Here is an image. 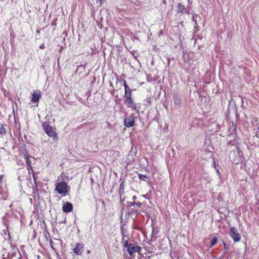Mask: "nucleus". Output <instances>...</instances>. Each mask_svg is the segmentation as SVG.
<instances>
[{"instance_id":"6ab92c4d","label":"nucleus","mask_w":259,"mask_h":259,"mask_svg":"<svg viewBox=\"0 0 259 259\" xmlns=\"http://www.w3.org/2000/svg\"><path fill=\"white\" fill-rule=\"evenodd\" d=\"M130 206H135L136 205L139 207H140L142 206V203L141 202H132L130 203Z\"/></svg>"},{"instance_id":"5701e85b","label":"nucleus","mask_w":259,"mask_h":259,"mask_svg":"<svg viewBox=\"0 0 259 259\" xmlns=\"http://www.w3.org/2000/svg\"><path fill=\"white\" fill-rule=\"evenodd\" d=\"M223 245L224 246V252H225V250H226L227 251V248L226 247V244L225 242H223Z\"/></svg>"},{"instance_id":"393cba45","label":"nucleus","mask_w":259,"mask_h":259,"mask_svg":"<svg viewBox=\"0 0 259 259\" xmlns=\"http://www.w3.org/2000/svg\"><path fill=\"white\" fill-rule=\"evenodd\" d=\"M175 104H180V101L179 100H177L175 102Z\"/></svg>"},{"instance_id":"7ed1b4c3","label":"nucleus","mask_w":259,"mask_h":259,"mask_svg":"<svg viewBox=\"0 0 259 259\" xmlns=\"http://www.w3.org/2000/svg\"><path fill=\"white\" fill-rule=\"evenodd\" d=\"M229 235L232 237L234 242H238L240 240V235L238 232V230L235 227H231Z\"/></svg>"},{"instance_id":"f03ea898","label":"nucleus","mask_w":259,"mask_h":259,"mask_svg":"<svg viewBox=\"0 0 259 259\" xmlns=\"http://www.w3.org/2000/svg\"><path fill=\"white\" fill-rule=\"evenodd\" d=\"M42 128L46 134L50 137H56V133L53 131L51 126L48 122H45L42 124Z\"/></svg>"},{"instance_id":"39448f33","label":"nucleus","mask_w":259,"mask_h":259,"mask_svg":"<svg viewBox=\"0 0 259 259\" xmlns=\"http://www.w3.org/2000/svg\"><path fill=\"white\" fill-rule=\"evenodd\" d=\"M135 117L133 115L127 116L125 117L124 125L126 127H130L134 125Z\"/></svg>"},{"instance_id":"b1692460","label":"nucleus","mask_w":259,"mask_h":259,"mask_svg":"<svg viewBox=\"0 0 259 259\" xmlns=\"http://www.w3.org/2000/svg\"><path fill=\"white\" fill-rule=\"evenodd\" d=\"M45 48V45L44 44L41 45L39 47V49H44Z\"/></svg>"},{"instance_id":"cd10ccee","label":"nucleus","mask_w":259,"mask_h":259,"mask_svg":"<svg viewBox=\"0 0 259 259\" xmlns=\"http://www.w3.org/2000/svg\"><path fill=\"white\" fill-rule=\"evenodd\" d=\"M185 13H187L188 14H190V12L188 10H187V12Z\"/></svg>"},{"instance_id":"9d476101","label":"nucleus","mask_w":259,"mask_h":259,"mask_svg":"<svg viewBox=\"0 0 259 259\" xmlns=\"http://www.w3.org/2000/svg\"><path fill=\"white\" fill-rule=\"evenodd\" d=\"M41 97L40 92H34L32 95L31 101L34 103H37Z\"/></svg>"},{"instance_id":"423d86ee","label":"nucleus","mask_w":259,"mask_h":259,"mask_svg":"<svg viewBox=\"0 0 259 259\" xmlns=\"http://www.w3.org/2000/svg\"><path fill=\"white\" fill-rule=\"evenodd\" d=\"M83 244L77 243L75 247L73 249L74 253L76 255H81L83 252Z\"/></svg>"},{"instance_id":"0eeeda50","label":"nucleus","mask_w":259,"mask_h":259,"mask_svg":"<svg viewBox=\"0 0 259 259\" xmlns=\"http://www.w3.org/2000/svg\"><path fill=\"white\" fill-rule=\"evenodd\" d=\"M24 158L26 164H27L28 169L29 170L32 168V163L35 162V158L28 154L24 155Z\"/></svg>"},{"instance_id":"f3484780","label":"nucleus","mask_w":259,"mask_h":259,"mask_svg":"<svg viewBox=\"0 0 259 259\" xmlns=\"http://www.w3.org/2000/svg\"><path fill=\"white\" fill-rule=\"evenodd\" d=\"M123 86L124 87L125 92H126V89L127 93L129 92H132V90L129 88L125 80H123Z\"/></svg>"},{"instance_id":"bb28decb","label":"nucleus","mask_w":259,"mask_h":259,"mask_svg":"<svg viewBox=\"0 0 259 259\" xmlns=\"http://www.w3.org/2000/svg\"><path fill=\"white\" fill-rule=\"evenodd\" d=\"M97 1H99L100 2V4H102V0H97Z\"/></svg>"},{"instance_id":"1a4fd4ad","label":"nucleus","mask_w":259,"mask_h":259,"mask_svg":"<svg viewBox=\"0 0 259 259\" xmlns=\"http://www.w3.org/2000/svg\"><path fill=\"white\" fill-rule=\"evenodd\" d=\"M121 234L122 236V242H123V245L124 248L127 249L128 248V246H130V243H128V237L125 234L124 231H121Z\"/></svg>"},{"instance_id":"ddd939ff","label":"nucleus","mask_w":259,"mask_h":259,"mask_svg":"<svg viewBox=\"0 0 259 259\" xmlns=\"http://www.w3.org/2000/svg\"><path fill=\"white\" fill-rule=\"evenodd\" d=\"M124 99V104L127 107L132 106V105L134 104L133 100L132 98H129Z\"/></svg>"},{"instance_id":"dca6fc26","label":"nucleus","mask_w":259,"mask_h":259,"mask_svg":"<svg viewBox=\"0 0 259 259\" xmlns=\"http://www.w3.org/2000/svg\"><path fill=\"white\" fill-rule=\"evenodd\" d=\"M124 189V182L122 181L120 185L119 188L118 190L119 193L120 195L122 193H123Z\"/></svg>"},{"instance_id":"9b49d317","label":"nucleus","mask_w":259,"mask_h":259,"mask_svg":"<svg viewBox=\"0 0 259 259\" xmlns=\"http://www.w3.org/2000/svg\"><path fill=\"white\" fill-rule=\"evenodd\" d=\"M187 12V9L185 6L182 3L178 4L177 6V13L178 14H185Z\"/></svg>"},{"instance_id":"7c9ffc66","label":"nucleus","mask_w":259,"mask_h":259,"mask_svg":"<svg viewBox=\"0 0 259 259\" xmlns=\"http://www.w3.org/2000/svg\"><path fill=\"white\" fill-rule=\"evenodd\" d=\"M139 259H141V258H139Z\"/></svg>"},{"instance_id":"a878e982","label":"nucleus","mask_w":259,"mask_h":259,"mask_svg":"<svg viewBox=\"0 0 259 259\" xmlns=\"http://www.w3.org/2000/svg\"><path fill=\"white\" fill-rule=\"evenodd\" d=\"M132 199L133 200H135L137 199V197L135 195V196H133Z\"/></svg>"},{"instance_id":"f257e3e1","label":"nucleus","mask_w":259,"mask_h":259,"mask_svg":"<svg viewBox=\"0 0 259 259\" xmlns=\"http://www.w3.org/2000/svg\"><path fill=\"white\" fill-rule=\"evenodd\" d=\"M67 188L68 186L66 183L62 182L57 184L55 190L57 191L59 194H62L64 196L67 193Z\"/></svg>"},{"instance_id":"4be33fe9","label":"nucleus","mask_w":259,"mask_h":259,"mask_svg":"<svg viewBox=\"0 0 259 259\" xmlns=\"http://www.w3.org/2000/svg\"><path fill=\"white\" fill-rule=\"evenodd\" d=\"M227 253V251L225 250V252H223L222 255H221L218 259H223L225 254Z\"/></svg>"},{"instance_id":"c85d7f7f","label":"nucleus","mask_w":259,"mask_h":259,"mask_svg":"<svg viewBox=\"0 0 259 259\" xmlns=\"http://www.w3.org/2000/svg\"><path fill=\"white\" fill-rule=\"evenodd\" d=\"M87 253H90V251L89 250H88L87 251Z\"/></svg>"},{"instance_id":"6e6552de","label":"nucleus","mask_w":259,"mask_h":259,"mask_svg":"<svg viewBox=\"0 0 259 259\" xmlns=\"http://www.w3.org/2000/svg\"><path fill=\"white\" fill-rule=\"evenodd\" d=\"M62 210L64 212H70L73 210V205L70 202H67L63 204Z\"/></svg>"},{"instance_id":"aec40b11","label":"nucleus","mask_w":259,"mask_h":259,"mask_svg":"<svg viewBox=\"0 0 259 259\" xmlns=\"http://www.w3.org/2000/svg\"><path fill=\"white\" fill-rule=\"evenodd\" d=\"M129 98H132V92H127V90L126 89V92H125L124 95V99H127Z\"/></svg>"},{"instance_id":"4468645a","label":"nucleus","mask_w":259,"mask_h":259,"mask_svg":"<svg viewBox=\"0 0 259 259\" xmlns=\"http://www.w3.org/2000/svg\"><path fill=\"white\" fill-rule=\"evenodd\" d=\"M198 17V15L196 14H194L192 16V21L195 23L194 27L196 29H197V27H198V25L197 24V18Z\"/></svg>"},{"instance_id":"20e7f679","label":"nucleus","mask_w":259,"mask_h":259,"mask_svg":"<svg viewBox=\"0 0 259 259\" xmlns=\"http://www.w3.org/2000/svg\"><path fill=\"white\" fill-rule=\"evenodd\" d=\"M141 247L135 244L130 243L128 248L126 249L130 256H132L135 252H139Z\"/></svg>"},{"instance_id":"2eb2a0df","label":"nucleus","mask_w":259,"mask_h":259,"mask_svg":"<svg viewBox=\"0 0 259 259\" xmlns=\"http://www.w3.org/2000/svg\"><path fill=\"white\" fill-rule=\"evenodd\" d=\"M6 133V130L4 127V125L3 123L0 122V134L1 135H5Z\"/></svg>"},{"instance_id":"f8f14e48","label":"nucleus","mask_w":259,"mask_h":259,"mask_svg":"<svg viewBox=\"0 0 259 259\" xmlns=\"http://www.w3.org/2000/svg\"><path fill=\"white\" fill-rule=\"evenodd\" d=\"M139 178L140 180L142 181H144L148 183H150V181L149 180V178L147 177L145 175H142V174H139Z\"/></svg>"},{"instance_id":"412c9836","label":"nucleus","mask_w":259,"mask_h":259,"mask_svg":"<svg viewBox=\"0 0 259 259\" xmlns=\"http://www.w3.org/2000/svg\"><path fill=\"white\" fill-rule=\"evenodd\" d=\"M129 108H132L133 110H135V111H136L137 113L139 112V109L138 108L137 106L134 103L132 105V106H130Z\"/></svg>"},{"instance_id":"c756f323","label":"nucleus","mask_w":259,"mask_h":259,"mask_svg":"<svg viewBox=\"0 0 259 259\" xmlns=\"http://www.w3.org/2000/svg\"><path fill=\"white\" fill-rule=\"evenodd\" d=\"M258 129L259 130V126H258Z\"/></svg>"},{"instance_id":"a211bd4d","label":"nucleus","mask_w":259,"mask_h":259,"mask_svg":"<svg viewBox=\"0 0 259 259\" xmlns=\"http://www.w3.org/2000/svg\"><path fill=\"white\" fill-rule=\"evenodd\" d=\"M218 241V239L217 237H214L211 241V243L210 245V247H212L214 245L216 244Z\"/></svg>"}]
</instances>
